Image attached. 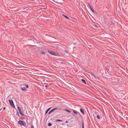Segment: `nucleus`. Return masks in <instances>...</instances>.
I'll use <instances>...</instances> for the list:
<instances>
[{
	"label": "nucleus",
	"instance_id": "obj_13",
	"mask_svg": "<svg viewBox=\"0 0 128 128\" xmlns=\"http://www.w3.org/2000/svg\"><path fill=\"white\" fill-rule=\"evenodd\" d=\"M62 16H64V17L66 19H68V18L67 16H66L64 15V14H62Z\"/></svg>",
	"mask_w": 128,
	"mask_h": 128
},
{
	"label": "nucleus",
	"instance_id": "obj_7",
	"mask_svg": "<svg viewBox=\"0 0 128 128\" xmlns=\"http://www.w3.org/2000/svg\"><path fill=\"white\" fill-rule=\"evenodd\" d=\"M21 88L22 90L23 91H26V89L25 87H21Z\"/></svg>",
	"mask_w": 128,
	"mask_h": 128
},
{
	"label": "nucleus",
	"instance_id": "obj_23",
	"mask_svg": "<svg viewBox=\"0 0 128 128\" xmlns=\"http://www.w3.org/2000/svg\"><path fill=\"white\" fill-rule=\"evenodd\" d=\"M45 86V87L46 88H47L48 87V86L47 85H46Z\"/></svg>",
	"mask_w": 128,
	"mask_h": 128
},
{
	"label": "nucleus",
	"instance_id": "obj_21",
	"mask_svg": "<svg viewBox=\"0 0 128 128\" xmlns=\"http://www.w3.org/2000/svg\"><path fill=\"white\" fill-rule=\"evenodd\" d=\"M31 128H34L32 124H31Z\"/></svg>",
	"mask_w": 128,
	"mask_h": 128
},
{
	"label": "nucleus",
	"instance_id": "obj_20",
	"mask_svg": "<svg viewBox=\"0 0 128 128\" xmlns=\"http://www.w3.org/2000/svg\"><path fill=\"white\" fill-rule=\"evenodd\" d=\"M73 112H74V113H75L76 114H77L76 112V111L75 110H73Z\"/></svg>",
	"mask_w": 128,
	"mask_h": 128
},
{
	"label": "nucleus",
	"instance_id": "obj_1",
	"mask_svg": "<svg viewBox=\"0 0 128 128\" xmlns=\"http://www.w3.org/2000/svg\"><path fill=\"white\" fill-rule=\"evenodd\" d=\"M18 123L24 126H25L26 124L24 120H19L18 122Z\"/></svg>",
	"mask_w": 128,
	"mask_h": 128
},
{
	"label": "nucleus",
	"instance_id": "obj_9",
	"mask_svg": "<svg viewBox=\"0 0 128 128\" xmlns=\"http://www.w3.org/2000/svg\"><path fill=\"white\" fill-rule=\"evenodd\" d=\"M81 81L84 84H86V82L83 79H82Z\"/></svg>",
	"mask_w": 128,
	"mask_h": 128
},
{
	"label": "nucleus",
	"instance_id": "obj_12",
	"mask_svg": "<svg viewBox=\"0 0 128 128\" xmlns=\"http://www.w3.org/2000/svg\"><path fill=\"white\" fill-rule=\"evenodd\" d=\"M82 128H84V122L83 121L82 122Z\"/></svg>",
	"mask_w": 128,
	"mask_h": 128
},
{
	"label": "nucleus",
	"instance_id": "obj_19",
	"mask_svg": "<svg viewBox=\"0 0 128 128\" xmlns=\"http://www.w3.org/2000/svg\"><path fill=\"white\" fill-rule=\"evenodd\" d=\"M57 110H62V108H58Z\"/></svg>",
	"mask_w": 128,
	"mask_h": 128
},
{
	"label": "nucleus",
	"instance_id": "obj_22",
	"mask_svg": "<svg viewBox=\"0 0 128 128\" xmlns=\"http://www.w3.org/2000/svg\"><path fill=\"white\" fill-rule=\"evenodd\" d=\"M17 108L18 109V110H21V109H20V107L19 106H18L17 107Z\"/></svg>",
	"mask_w": 128,
	"mask_h": 128
},
{
	"label": "nucleus",
	"instance_id": "obj_8",
	"mask_svg": "<svg viewBox=\"0 0 128 128\" xmlns=\"http://www.w3.org/2000/svg\"><path fill=\"white\" fill-rule=\"evenodd\" d=\"M19 112L20 114L22 116H24V114L23 113H22L21 110H19Z\"/></svg>",
	"mask_w": 128,
	"mask_h": 128
},
{
	"label": "nucleus",
	"instance_id": "obj_5",
	"mask_svg": "<svg viewBox=\"0 0 128 128\" xmlns=\"http://www.w3.org/2000/svg\"><path fill=\"white\" fill-rule=\"evenodd\" d=\"M88 5L89 6L90 8L91 11L93 12L94 13V10L92 8V7L91 6L90 4H88Z\"/></svg>",
	"mask_w": 128,
	"mask_h": 128
},
{
	"label": "nucleus",
	"instance_id": "obj_4",
	"mask_svg": "<svg viewBox=\"0 0 128 128\" xmlns=\"http://www.w3.org/2000/svg\"><path fill=\"white\" fill-rule=\"evenodd\" d=\"M57 109H58V108H53V109H52V110H50L49 112L48 113V114H50V113H52L55 110H57Z\"/></svg>",
	"mask_w": 128,
	"mask_h": 128
},
{
	"label": "nucleus",
	"instance_id": "obj_14",
	"mask_svg": "<svg viewBox=\"0 0 128 128\" xmlns=\"http://www.w3.org/2000/svg\"><path fill=\"white\" fill-rule=\"evenodd\" d=\"M40 54L42 55H44L45 54V53L44 52H42L40 53Z\"/></svg>",
	"mask_w": 128,
	"mask_h": 128
},
{
	"label": "nucleus",
	"instance_id": "obj_3",
	"mask_svg": "<svg viewBox=\"0 0 128 128\" xmlns=\"http://www.w3.org/2000/svg\"><path fill=\"white\" fill-rule=\"evenodd\" d=\"M9 101L10 105L13 108H14L15 106L13 100H9Z\"/></svg>",
	"mask_w": 128,
	"mask_h": 128
},
{
	"label": "nucleus",
	"instance_id": "obj_15",
	"mask_svg": "<svg viewBox=\"0 0 128 128\" xmlns=\"http://www.w3.org/2000/svg\"><path fill=\"white\" fill-rule=\"evenodd\" d=\"M64 110L68 112H70V111L68 110H67V109H65Z\"/></svg>",
	"mask_w": 128,
	"mask_h": 128
},
{
	"label": "nucleus",
	"instance_id": "obj_11",
	"mask_svg": "<svg viewBox=\"0 0 128 128\" xmlns=\"http://www.w3.org/2000/svg\"><path fill=\"white\" fill-rule=\"evenodd\" d=\"M56 122H57V121L62 122V120H60V119H56Z\"/></svg>",
	"mask_w": 128,
	"mask_h": 128
},
{
	"label": "nucleus",
	"instance_id": "obj_18",
	"mask_svg": "<svg viewBox=\"0 0 128 128\" xmlns=\"http://www.w3.org/2000/svg\"><path fill=\"white\" fill-rule=\"evenodd\" d=\"M25 86L26 88H28V86L27 84H25Z\"/></svg>",
	"mask_w": 128,
	"mask_h": 128
},
{
	"label": "nucleus",
	"instance_id": "obj_25",
	"mask_svg": "<svg viewBox=\"0 0 128 128\" xmlns=\"http://www.w3.org/2000/svg\"><path fill=\"white\" fill-rule=\"evenodd\" d=\"M93 76H94L95 77V78H96V76H95L94 75H93Z\"/></svg>",
	"mask_w": 128,
	"mask_h": 128
},
{
	"label": "nucleus",
	"instance_id": "obj_28",
	"mask_svg": "<svg viewBox=\"0 0 128 128\" xmlns=\"http://www.w3.org/2000/svg\"><path fill=\"white\" fill-rule=\"evenodd\" d=\"M18 115H19V114L18 113Z\"/></svg>",
	"mask_w": 128,
	"mask_h": 128
},
{
	"label": "nucleus",
	"instance_id": "obj_10",
	"mask_svg": "<svg viewBox=\"0 0 128 128\" xmlns=\"http://www.w3.org/2000/svg\"><path fill=\"white\" fill-rule=\"evenodd\" d=\"M48 108V109L46 110V112H45V114H46L48 112V111H49V110H50V108Z\"/></svg>",
	"mask_w": 128,
	"mask_h": 128
},
{
	"label": "nucleus",
	"instance_id": "obj_27",
	"mask_svg": "<svg viewBox=\"0 0 128 128\" xmlns=\"http://www.w3.org/2000/svg\"><path fill=\"white\" fill-rule=\"evenodd\" d=\"M1 110H2V109H0V111Z\"/></svg>",
	"mask_w": 128,
	"mask_h": 128
},
{
	"label": "nucleus",
	"instance_id": "obj_24",
	"mask_svg": "<svg viewBox=\"0 0 128 128\" xmlns=\"http://www.w3.org/2000/svg\"><path fill=\"white\" fill-rule=\"evenodd\" d=\"M6 109V108L5 107H4L3 108V110H5V109Z\"/></svg>",
	"mask_w": 128,
	"mask_h": 128
},
{
	"label": "nucleus",
	"instance_id": "obj_16",
	"mask_svg": "<svg viewBox=\"0 0 128 128\" xmlns=\"http://www.w3.org/2000/svg\"><path fill=\"white\" fill-rule=\"evenodd\" d=\"M48 125L49 126H50L52 125V124L50 122H49L48 124Z\"/></svg>",
	"mask_w": 128,
	"mask_h": 128
},
{
	"label": "nucleus",
	"instance_id": "obj_17",
	"mask_svg": "<svg viewBox=\"0 0 128 128\" xmlns=\"http://www.w3.org/2000/svg\"><path fill=\"white\" fill-rule=\"evenodd\" d=\"M97 118L98 119H99L100 120V118L99 117V116L98 115H97L96 116Z\"/></svg>",
	"mask_w": 128,
	"mask_h": 128
},
{
	"label": "nucleus",
	"instance_id": "obj_6",
	"mask_svg": "<svg viewBox=\"0 0 128 128\" xmlns=\"http://www.w3.org/2000/svg\"><path fill=\"white\" fill-rule=\"evenodd\" d=\"M80 111L81 113L83 114H84V110L82 108H80Z\"/></svg>",
	"mask_w": 128,
	"mask_h": 128
},
{
	"label": "nucleus",
	"instance_id": "obj_26",
	"mask_svg": "<svg viewBox=\"0 0 128 128\" xmlns=\"http://www.w3.org/2000/svg\"><path fill=\"white\" fill-rule=\"evenodd\" d=\"M65 122L66 123H68V122L67 121H66Z\"/></svg>",
	"mask_w": 128,
	"mask_h": 128
},
{
	"label": "nucleus",
	"instance_id": "obj_29",
	"mask_svg": "<svg viewBox=\"0 0 128 128\" xmlns=\"http://www.w3.org/2000/svg\"><path fill=\"white\" fill-rule=\"evenodd\" d=\"M32 1H33L34 0H32Z\"/></svg>",
	"mask_w": 128,
	"mask_h": 128
},
{
	"label": "nucleus",
	"instance_id": "obj_2",
	"mask_svg": "<svg viewBox=\"0 0 128 128\" xmlns=\"http://www.w3.org/2000/svg\"><path fill=\"white\" fill-rule=\"evenodd\" d=\"M48 52L49 54L54 55L58 56V54L57 53L50 50H48Z\"/></svg>",
	"mask_w": 128,
	"mask_h": 128
}]
</instances>
